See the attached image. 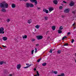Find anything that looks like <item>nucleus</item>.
I'll use <instances>...</instances> for the list:
<instances>
[{
	"label": "nucleus",
	"mask_w": 76,
	"mask_h": 76,
	"mask_svg": "<svg viewBox=\"0 0 76 76\" xmlns=\"http://www.w3.org/2000/svg\"><path fill=\"white\" fill-rule=\"evenodd\" d=\"M7 39V37H4L2 38V39L4 40V41H6Z\"/></svg>",
	"instance_id": "15"
},
{
	"label": "nucleus",
	"mask_w": 76,
	"mask_h": 76,
	"mask_svg": "<svg viewBox=\"0 0 76 76\" xmlns=\"http://www.w3.org/2000/svg\"><path fill=\"white\" fill-rule=\"evenodd\" d=\"M75 63H76V60H75Z\"/></svg>",
	"instance_id": "57"
},
{
	"label": "nucleus",
	"mask_w": 76,
	"mask_h": 76,
	"mask_svg": "<svg viewBox=\"0 0 76 76\" xmlns=\"http://www.w3.org/2000/svg\"><path fill=\"white\" fill-rule=\"evenodd\" d=\"M63 3H67V2L64 1H63Z\"/></svg>",
	"instance_id": "48"
},
{
	"label": "nucleus",
	"mask_w": 76,
	"mask_h": 76,
	"mask_svg": "<svg viewBox=\"0 0 76 76\" xmlns=\"http://www.w3.org/2000/svg\"><path fill=\"white\" fill-rule=\"evenodd\" d=\"M4 28L3 27H1L0 28V34H4Z\"/></svg>",
	"instance_id": "2"
},
{
	"label": "nucleus",
	"mask_w": 76,
	"mask_h": 76,
	"mask_svg": "<svg viewBox=\"0 0 76 76\" xmlns=\"http://www.w3.org/2000/svg\"><path fill=\"white\" fill-rule=\"evenodd\" d=\"M44 19H45V20H48V17L47 16L45 17Z\"/></svg>",
	"instance_id": "21"
},
{
	"label": "nucleus",
	"mask_w": 76,
	"mask_h": 76,
	"mask_svg": "<svg viewBox=\"0 0 76 76\" xmlns=\"http://www.w3.org/2000/svg\"><path fill=\"white\" fill-rule=\"evenodd\" d=\"M32 20L31 19H30L28 20L27 21V23H29V24H30L31 23H32Z\"/></svg>",
	"instance_id": "10"
},
{
	"label": "nucleus",
	"mask_w": 76,
	"mask_h": 76,
	"mask_svg": "<svg viewBox=\"0 0 76 76\" xmlns=\"http://www.w3.org/2000/svg\"><path fill=\"white\" fill-rule=\"evenodd\" d=\"M26 65H27V66H29V64H26Z\"/></svg>",
	"instance_id": "49"
},
{
	"label": "nucleus",
	"mask_w": 76,
	"mask_h": 76,
	"mask_svg": "<svg viewBox=\"0 0 76 76\" xmlns=\"http://www.w3.org/2000/svg\"><path fill=\"white\" fill-rule=\"evenodd\" d=\"M53 73H54V74H57V72L56 71H55L53 72Z\"/></svg>",
	"instance_id": "31"
},
{
	"label": "nucleus",
	"mask_w": 76,
	"mask_h": 76,
	"mask_svg": "<svg viewBox=\"0 0 76 76\" xmlns=\"http://www.w3.org/2000/svg\"><path fill=\"white\" fill-rule=\"evenodd\" d=\"M37 9L39 10V9H40V7H37Z\"/></svg>",
	"instance_id": "51"
},
{
	"label": "nucleus",
	"mask_w": 76,
	"mask_h": 76,
	"mask_svg": "<svg viewBox=\"0 0 76 76\" xmlns=\"http://www.w3.org/2000/svg\"><path fill=\"white\" fill-rule=\"evenodd\" d=\"M21 67V65L20 64H18L17 66V68L18 69H19Z\"/></svg>",
	"instance_id": "7"
},
{
	"label": "nucleus",
	"mask_w": 76,
	"mask_h": 76,
	"mask_svg": "<svg viewBox=\"0 0 76 76\" xmlns=\"http://www.w3.org/2000/svg\"><path fill=\"white\" fill-rule=\"evenodd\" d=\"M30 6V3H27L26 4V7H29V6Z\"/></svg>",
	"instance_id": "11"
},
{
	"label": "nucleus",
	"mask_w": 76,
	"mask_h": 76,
	"mask_svg": "<svg viewBox=\"0 0 76 76\" xmlns=\"http://www.w3.org/2000/svg\"><path fill=\"white\" fill-rule=\"evenodd\" d=\"M0 6L1 7H3V8H8L9 4L7 3L5 4L4 2H2L0 4Z\"/></svg>",
	"instance_id": "1"
},
{
	"label": "nucleus",
	"mask_w": 76,
	"mask_h": 76,
	"mask_svg": "<svg viewBox=\"0 0 76 76\" xmlns=\"http://www.w3.org/2000/svg\"><path fill=\"white\" fill-rule=\"evenodd\" d=\"M2 47H4L5 48H7V46H4L3 45Z\"/></svg>",
	"instance_id": "44"
},
{
	"label": "nucleus",
	"mask_w": 76,
	"mask_h": 76,
	"mask_svg": "<svg viewBox=\"0 0 76 76\" xmlns=\"http://www.w3.org/2000/svg\"><path fill=\"white\" fill-rule=\"evenodd\" d=\"M59 29L60 30H62V29H63V27H62V26H60Z\"/></svg>",
	"instance_id": "26"
},
{
	"label": "nucleus",
	"mask_w": 76,
	"mask_h": 76,
	"mask_svg": "<svg viewBox=\"0 0 76 76\" xmlns=\"http://www.w3.org/2000/svg\"><path fill=\"white\" fill-rule=\"evenodd\" d=\"M66 36H64V37H63L62 39V40H64L65 38H66Z\"/></svg>",
	"instance_id": "28"
},
{
	"label": "nucleus",
	"mask_w": 76,
	"mask_h": 76,
	"mask_svg": "<svg viewBox=\"0 0 76 76\" xmlns=\"http://www.w3.org/2000/svg\"><path fill=\"white\" fill-rule=\"evenodd\" d=\"M52 52H53V50H50L49 51V53H52Z\"/></svg>",
	"instance_id": "42"
},
{
	"label": "nucleus",
	"mask_w": 76,
	"mask_h": 76,
	"mask_svg": "<svg viewBox=\"0 0 76 76\" xmlns=\"http://www.w3.org/2000/svg\"><path fill=\"white\" fill-rule=\"evenodd\" d=\"M10 20L9 18L7 19V22H10Z\"/></svg>",
	"instance_id": "29"
},
{
	"label": "nucleus",
	"mask_w": 76,
	"mask_h": 76,
	"mask_svg": "<svg viewBox=\"0 0 76 76\" xmlns=\"http://www.w3.org/2000/svg\"><path fill=\"white\" fill-rule=\"evenodd\" d=\"M60 75H61V76H65L64 74V73H61V74Z\"/></svg>",
	"instance_id": "30"
},
{
	"label": "nucleus",
	"mask_w": 76,
	"mask_h": 76,
	"mask_svg": "<svg viewBox=\"0 0 76 76\" xmlns=\"http://www.w3.org/2000/svg\"><path fill=\"white\" fill-rule=\"evenodd\" d=\"M36 38L37 39L39 40L42 39V38H43V37L42 36H36Z\"/></svg>",
	"instance_id": "3"
},
{
	"label": "nucleus",
	"mask_w": 76,
	"mask_h": 76,
	"mask_svg": "<svg viewBox=\"0 0 76 76\" xmlns=\"http://www.w3.org/2000/svg\"><path fill=\"white\" fill-rule=\"evenodd\" d=\"M20 1H22V0H20Z\"/></svg>",
	"instance_id": "58"
},
{
	"label": "nucleus",
	"mask_w": 76,
	"mask_h": 76,
	"mask_svg": "<svg viewBox=\"0 0 76 76\" xmlns=\"http://www.w3.org/2000/svg\"><path fill=\"white\" fill-rule=\"evenodd\" d=\"M46 10H47V9H43V12H46Z\"/></svg>",
	"instance_id": "36"
},
{
	"label": "nucleus",
	"mask_w": 76,
	"mask_h": 76,
	"mask_svg": "<svg viewBox=\"0 0 76 76\" xmlns=\"http://www.w3.org/2000/svg\"><path fill=\"white\" fill-rule=\"evenodd\" d=\"M67 35H70V32H69L67 33Z\"/></svg>",
	"instance_id": "45"
},
{
	"label": "nucleus",
	"mask_w": 76,
	"mask_h": 76,
	"mask_svg": "<svg viewBox=\"0 0 76 76\" xmlns=\"http://www.w3.org/2000/svg\"><path fill=\"white\" fill-rule=\"evenodd\" d=\"M41 59H42L41 58L38 59V60H37V62L38 63H39V61H41Z\"/></svg>",
	"instance_id": "33"
},
{
	"label": "nucleus",
	"mask_w": 76,
	"mask_h": 76,
	"mask_svg": "<svg viewBox=\"0 0 76 76\" xmlns=\"http://www.w3.org/2000/svg\"><path fill=\"white\" fill-rule=\"evenodd\" d=\"M57 76H61L60 75H58Z\"/></svg>",
	"instance_id": "55"
},
{
	"label": "nucleus",
	"mask_w": 76,
	"mask_h": 76,
	"mask_svg": "<svg viewBox=\"0 0 76 76\" xmlns=\"http://www.w3.org/2000/svg\"><path fill=\"white\" fill-rule=\"evenodd\" d=\"M22 38L23 39L27 38V36L26 35H25V36H22Z\"/></svg>",
	"instance_id": "16"
},
{
	"label": "nucleus",
	"mask_w": 76,
	"mask_h": 76,
	"mask_svg": "<svg viewBox=\"0 0 76 76\" xmlns=\"http://www.w3.org/2000/svg\"><path fill=\"white\" fill-rule=\"evenodd\" d=\"M37 74H36L35 75H34V76H39V73H38V71H37Z\"/></svg>",
	"instance_id": "17"
},
{
	"label": "nucleus",
	"mask_w": 76,
	"mask_h": 76,
	"mask_svg": "<svg viewBox=\"0 0 76 76\" xmlns=\"http://www.w3.org/2000/svg\"><path fill=\"white\" fill-rule=\"evenodd\" d=\"M35 40V39H32V41L33 42V41H34Z\"/></svg>",
	"instance_id": "46"
},
{
	"label": "nucleus",
	"mask_w": 76,
	"mask_h": 76,
	"mask_svg": "<svg viewBox=\"0 0 76 76\" xmlns=\"http://www.w3.org/2000/svg\"><path fill=\"white\" fill-rule=\"evenodd\" d=\"M58 34H61V33H62V31L60 29H59L58 30Z\"/></svg>",
	"instance_id": "22"
},
{
	"label": "nucleus",
	"mask_w": 76,
	"mask_h": 76,
	"mask_svg": "<svg viewBox=\"0 0 76 76\" xmlns=\"http://www.w3.org/2000/svg\"><path fill=\"white\" fill-rule=\"evenodd\" d=\"M75 41V40H74V39H72V40H71V42L72 43H73V42Z\"/></svg>",
	"instance_id": "37"
},
{
	"label": "nucleus",
	"mask_w": 76,
	"mask_h": 76,
	"mask_svg": "<svg viewBox=\"0 0 76 76\" xmlns=\"http://www.w3.org/2000/svg\"><path fill=\"white\" fill-rule=\"evenodd\" d=\"M39 27H40V25H37L35 26V27L36 28H37V29L39 28Z\"/></svg>",
	"instance_id": "13"
},
{
	"label": "nucleus",
	"mask_w": 76,
	"mask_h": 76,
	"mask_svg": "<svg viewBox=\"0 0 76 76\" xmlns=\"http://www.w3.org/2000/svg\"><path fill=\"white\" fill-rule=\"evenodd\" d=\"M3 64H6V62L4 61H0V65H2Z\"/></svg>",
	"instance_id": "8"
},
{
	"label": "nucleus",
	"mask_w": 76,
	"mask_h": 76,
	"mask_svg": "<svg viewBox=\"0 0 76 76\" xmlns=\"http://www.w3.org/2000/svg\"><path fill=\"white\" fill-rule=\"evenodd\" d=\"M31 65H31V64H30V65H29L28 66H27L26 67H24L23 68H24V69H26L27 68H28V67H30V66H31Z\"/></svg>",
	"instance_id": "19"
},
{
	"label": "nucleus",
	"mask_w": 76,
	"mask_h": 76,
	"mask_svg": "<svg viewBox=\"0 0 76 76\" xmlns=\"http://www.w3.org/2000/svg\"><path fill=\"white\" fill-rule=\"evenodd\" d=\"M45 12H46V13H48L49 12V11H48V10H46Z\"/></svg>",
	"instance_id": "32"
},
{
	"label": "nucleus",
	"mask_w": 76,
	"mask_h": 76,
	"mask_svg": "<svg viewBox=\"0 0 76 76\" xmlns=\"http://www.w3.org/2000/svg\"><path fill=\"white\" fill-rule=\"evenodd\" d=\"M0 48H1V49H2V48H1V47H0Z\"/></svg>",
	"instance_id": "56"
},
{
	"label": "nucleus",
	"mask_w": 76,
	"mask_h": 76,
	"mask_svg": "<svg viewBox=\"0 0 76 76\" xmlns=\"http://www.w3.org/2000/svg\"><path fill=\"white\" fill-rule=\"evenodd\" d=\"M30 1L33 3V2H34L35 3L34 4L35 5H37V1L36 0H30Z\"/></svg>",
	"instance_id": "4"
},
{
	"label": "nucleus",
	"mask_w": 76,
	"mask_h": 76,
	"mask_svg": "<svg viewBox=\"0 0 76 76\" xmlns=\"http://www.w3.org/2000/svg\"><path fill=\"white\" fill-rule=\"evenodd\" d=\"M74 5V3L71 2L69 4L70 6H73Z\"/></svg>",
	"instance_id": "18"
},
{
	"label": "nucleus",
	"mask_w": 76,
	"mask_h": 76,
	"mask_svg": "<svg viewBox=\"0 0 76 76\" xmlns=\"http://www.w3.org/2000/svg\"><path fill=\"white\" fill-rule=\"evenodd\" d=\"M1 11L2 12H6V9L3 8L1 10Z\"/></svg>",
	"instance_id": "12"
},
{
	"label": "nucleus",
	"mask_w": 76,
	"mask_h": 76,
	"mask_svg": "<svg viewBox=\"0 0 76 76\" xmlns=\"http://www.w3.org/2000/svg\"><path fill=\"white\" fill-rule=\"evenodd\" d=\"M57 53H58V54H60V53H61V50H58L57 51Z\"/></svg>",
	"instance_id": "23"
},
{
	"label": "nucleus",
	"mask_w": 76,
	"mask_h": 76,
	"mask_svg": "<svg viewBox=\"0 0 76 76\" xmlns=\"http://www.w3.org/2000/svg\"><path fill=\"white\" fill-rule=\"evenodd\" d=\"M49 32V31H48L47 32H46V35H47L48 34V33Z\"/></svg>",
	"instance_id": "43"
},
{
	"label": "nucleus",
	"mask_w": 76,
	"mask_h": 76,
	"mask_svg": "<svg viewBox=\"0 0 76 76\" xmlns=\"http://www.w3.org/2000/svg\"><path fill=\"white\" fill-rule=\"evenodd\" d=\"M75 25V24H73L72 25V26H74V25Z\"/></svg>",
	"instance_id": "54"
},
{
	"label": "nucleus",
	"mask_w": 76,
	"mask_h": 76,
	"mask_svg": "<svg viewBox=\"0 0 76 76\" xmlns=\"http://www.w3.org/2000/svg\"><path fill=\"white\" fill-rule=\"evenodd\" d=\"M69 9L67 8L64 10V13H69Z\"/></svg>",
	"instance_id": "5"
},
{
	"label": "nucleus",
	"mask_w": 76,
	"mask_h": 76,
	"mask_svg": "<svg viewBox=\"0 0 76 76\" xmlns=\"http://www.w3.org/2000/svg\"><path fill=\"white\" fill-rule=\"evenodd\" d=\"M76 10H75L74 11H72V13H73V14H75V13H76Z\"/></svg>",
	"instance_id": "35"
},
{
	"label": "nucleus",
	"mask_w": 76,
	"mask_h": 76,
	"mask_svg": "<svg viewBox=\"0 0 76 76\" xmlns=\"http://www.w3.org/2000/svg\"><path fill=\"white\" fill-rule=\"evenodd\" d=\"M34 71H35L37 70V69H36L35 68V69H34Z\"/></svg>",
	"instance_id": "52"
},
{
	"label": "nucleus",
	"mask_w": 76,
	"mask_h": 76,
	"mask_svg": "<svg viewBox=\"0 0 76 76\" xmlns=\"http://www.w3.org/2000/svg\"><path fill=\"white\" fill-rule=\"evenodd\" d=\"M34 50H33L31 51V54H34Z\"/></svg>",
	"instance_id": "39"
},
{
	"label": "nucleus",
	"mask_w": 76,
	"mask_h": 76,
	"mask_svg": "<svg viewBox=\"0 0 76 76\" xmlns=\"http://www.w3.org/2000/svg\"><path fill=\"white\" fill-rule=\"evenodd\" d=\"M68 45H69V44L67 43H66V44H65L64 45V46H68Z\"/></svg>",
	"instance_id": "34"
},
{
	"label": "nucleus",
	"mask_w": 76,
	"mask_h": 76,
	"mask_svg": "<svg viewBox=\"0 0 76 76\" xmlns=\"http://www.w3.org/2000/svg\"><path fill=\"white\" fill-rule=\"evenodd\" d=\"M54 10V8L52 7H50L49 8V10L50 12H51V11H53Z\"/></svg>",
	"instance_id": "6"
},
{
	"label": "nucleus",
	"mask_w": 76,
	"mask_h": 76,
	"mask_svg": "<svg viewBox=\"0 0 76 76\" xmlns=\"http://www.w3.org/2000/svg\"><path fill=\"white\" fill-rule=\"evenodd\" d=\"M46 65H47L46 63H44L42 64V66H45Z\"/></svg>",
	"instance_id": "25"
},
{
	"label": "nucleus",
	"mask_w": 76,
	"mask_h": 76,
	"mask_svg": "<svg viewBox=\"0 0 76 76\" xmlns=\"http://www.w3.org/2000/svg\"><path fill=\"white\" fill-rule=\"evenodd\" d=\"M34 5L32 4H31V3L30 4V7H34Z\"/></svg>",
	"instance_id": "24"
},
{
	"label": "nucleus",
	"mask_w": 76,
	"mask_h": 76,
	"mask_svg": "<svg viewBox=\"0 0 76 76\" xmlns=\"http://www.w3.org/2000/svg\"><path fill=\"white\" fill-rule=\"evenodd\" d=\"M39 44H36V47H38V46H39Z\"/></svg>",
	"instance_id": "40"
},
{
	"label": "nucleus",
	"mask_w": 76,
	"mask_h": 76,
	"mask_svg": "<svg viewBox=\"0 0 76 76\" xmlns=\"http://www.w3.org/2000/svg\"><path fill=\"white\" fill-rule=\"evenodd\" d=\"M63 6H60L59 7V9L60 10H61L63 9Z\"/></svg>",
	"instance_id": "27"
},
{
	"label": "nucleus",
	"mask_w": 76,
	"mask_h": 76,
	"mask_svg": "<svg viewBox=\"0 0 76 76\" xmlns=\"http://www.w3.org/2000/svg\"><path fill=\"white\" fill-rule=\"evenodd\" d=\"M9 76H13V75L12 74H10Z\"/></svg>",
	"instance_id": "50"
},
{
	"label": "nucleus",
	"mask_w": 76,
	"mask_h": 76,
	"mask_svg": "<svg viewBox=\"0 0 76 76\" xmlns=\"http://www.w3.org/2000/svg\"><path fill=\"white\" fill-rule=\"evenodd\" d=\"M12 8H15L16 7V5L14 4H12Z\"/></svg>",
	"instance_id": "14"
},
{
	"label": "nucleus",
	"mask_w": 76,
	"mask_h": 76,
	"mask_svg": "<svg viewBox=\"0 0 76 76\" xmlns=\"http://www.w3.org/2000/svg\"><path fill=\"white\" fill-rule=\"evenodd\" d=\"M53 2L55 4H57V3H58V1L57 0H55L53 1Z\"/></svg>",
	"instance_id": "9"
},
{
	"label": "nucleus",
	"mask_w": 76,
	"mask_h": 76,
	"mask_svg": "<svg viewBox=\"0 0 76 76\" xmlns=\"http://www.w3.org/2000/svg\"><path fill=\"white\" fill-rule=\"evenodd\" d=\"M64 17H65V15H61V17H62V18H64Z\"/></svg>",
	"instance_id": "41"
},
{
	"label": "nucleus",
	"mask_w": 76,
	"mask_h": 76,
	"mask_svg": "<svg viewBox=\"0 0 76 76\" xmlns=\"http://www.w3.org/2000/svg\"><path fill=\"white\" fill-rule=\"evenodd\" d=\"M28 0H25V1H28Z\"/></svg>",
	"instance_id": "53"
},
{
	"label": "nucleus",
	"mask_w": 76,
	"mask_h": 76,
	"mask_svg": "<svg viewBox=\"0 0 76 76\" xmlns=\"http://www.w3.org/2000/svg\"><path fill=\"white\" fill-rule=\"evenodd\" d=\"M33 34H34V32H33Z\"/></svg>",
	"instance_id": "59"
},
{
	"label": "nucleus",
	"mask_w": 76,
	"mask_h": 76,
	"mask_svg": "<svg viewBox=\"0 0 76 76\" xmlns=\"http://www.w3.org/2000/svg\"><path fill=\"white\" fill-rule=\"evenodd\" d=\"M35 53H37V49L36 48H35Z\"/></svg>",
	"instance_id": "38"
},
{
	"label": "nucleus",
	"mask_w": 76,
	"mask_h": 76,
	"mask_svg": "<svg viewBox=\"0 0 76 76\" xmlns=\"http://www.w3.org/2000/svg\"><path fill=\"white\" fill-rule=\"evenodd\" d=\"M7 72V70H5L4 71V73H6Z\"/></svg>",
	"instance_id": "47"
},
{
	"label": "nucleus",
	"mask_w": 76,
	"mask_h": 76,
	"mask_svg": "<svg viewBox=\"0 0 76 76\" xmlns=\"http://www.w3.org/2000/svg\"><path fill=\"white\" fill-rule=\"evenodd\" d=\"M52 30H55V29H56V27L54 26H52Z\"/></svg>",
	"instance_id": "20"
}]
</instances>
